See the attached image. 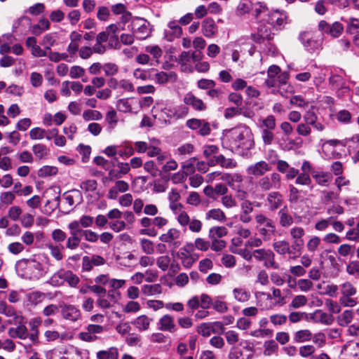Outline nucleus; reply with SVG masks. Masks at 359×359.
<instances>
[{"label": "nucleus", "mask_w": 359, "mask_h": 359, "mask_svg": "<svg viewBox=\"0 0 359 359\" xmlns=\"http://www.w3.org/2000/svg\"><path fill=\"white\" fill-rule=\"evenodd\" d=\"M223 147L241 155H245L255 147L252 130L245 124L224 130L222 137Z\"/></svg>", "instance_id": "obj_1"}, {"label": "nucleus", "mask_w": 359, "mask_h": 359, "mask_svg": "<svg viewBox=\"0 0 359 359\" xmlns=\"http://www.w3.org/2000/svg\"><path fill=\"white\" fill-rule=\"evenodd\" d=\"M49 262L48 257L43 252L33 255L27 259L18 260L15 264V270L22 278L37 280L48 272V267L44 263Z\"/></svg>", "instance_id": "obj_2"}, {"label": "nucleus", "mask_w": 359, "mask_h": 359, "mask_svg": "<svg viewBox=\"0 0 359 359\" xmlns=\"http://www.w3.org/2000/svg\"><path fill=\"white\" fill-rule=\"evenodd\" d=\"M203 55L201 52L197 51H183L178 56L176 62L180 67L182 72L191 73L194 71L192 63L201 60Z\"/></svg>", "instance_id": "obj_3"}, {"label": "nucleus", "mask_w": 359, "mask_h": 359, "mask_svg": "<svg viewBox=\"0 0 359 359\" xmlns=\"http://www.w3.org/2000/svg\"><path fill=\"white\" fill-rule=\"evenodd\" d=\"M175 219L182 227H188L193 233H199L202 229V222L194 217L191 218L185 210L177 211Z\"/></svg>", "instance_id": "obj_4"}, {"label": "nucleus", "mask_w": 359, "mask_h": 359, "mask_svg": "<svg viewBox=\"0 0 359 359\" xmlns=\"http://www.w3.org/2000/svg\"><path fill=\"white\" fill-rule=\"evenodd\" d=\"M257 229L259 234L264 236V239H269L276 231L273 222L263 214H258L255 216Z\"/></svg>", "instance_id": "obj_5"}, {"label": "nucleus", "mask_w": 359, "mask_h": 359, "mask_svg": "<svg viewBox=\"0 0 359 359\" xmlns=\"http://www.w3.org/2000/svg\"><path fill=\"white\" fill-rule=\"evenodd\" d=\"M281 177L277 172H272L270 175L263 176L257 182V187L262 191L279 189L281 187Z\"/></svg>", "instance_id": "obj_6"}, {"label": "nucleus", "mask_w": 359, "mask_h": 359, "mask_svg": "<svg viewBox=\"0 0 359 359\" xmlns=\"http://www.w3.org/2000/svg\"><path fill=\"white\" fill-rule=\"evenodd\" d=\"M189 109L184 105L177 107H165L161 112L160 117L164 118L163 121L167 123L170 119H180L186 117L188 115Z\"/></svg>", "instance_id": "obj_7"}, {"label": "nucleus", "mask_w": 359, "mask_h": 359, "mask_svg": "<svg viewBox=\"0 0 359 359\" xmlns=\"http://www.w3.org/2000/svg\"><path fill=\"white\" fill-rule=\"evenodd\" d=\"M299 39L309 52H315L321 48V41L313 32H303L299 34Z\"/></svg>", "instance_id": "obj_8"}, {"label": "nucleus", "mask_w": 359, "mask_h": 359, "mask_svg": "<svg viewBox=\"0 0 359 359\" xmlns=\"http://www.w3.org/2000/svg\"><path fill=\"white\" fill-rule=\"evenodd\" d=\"M290 234L292 239V250L294 251V253H297V255L292 257L295 258L301 254V251L303 248L304 244L303 237L305 234V230L300 226H294L290 229Z\"/></svg>", "instance_id": "obj_9"}, {"label": "nucleus", "mask_w": 359, "mask_h": 359, "mask_svg": "<svg viewBox=\"0 0 359 359\" xmlns=\"http://www.w3.org/2000/svg\"><path fill=\"white\" fill-rule=\"evenodd\" d=\"M131 27L133 34H135L138 39H145L151 34L150 24L143 18L134 20L131 23Z\"/></svg>", "instance_id": "obj_10"}, {"label": "nucleus", "mask_w": 359, "mask_h": 359, "mask_svg": "<svg viewBox=\"0 0 359 359\" xmlns=\"http://www.w3.org/2000/svg\"><path fill=\"white\" fill-rule=\"evenodd\" d=\"M253 257L259 262H264V266L266 268L278 269V264L274 261V253L270 250H255L253 251Z\"/></svg>", "instance_id": "obj_11"}, {"label": "nucleus", "mask_w": 359, "mask_h": 359, "mask_svg": "<svg viewBox=\"0 0 359 359\" xmlns=\"http://www.w3.org/2000/svg\"><path fill=\"white\" fill-rule=\"evenodd\" d=\"M140 104L134 97L120 98L116 102V108L122 113H137Z\"/></svg>", "instance_id": "obj_12"}, {"label": "nucleus", "mask_w": 359, "mask_h": 359, "mask_svg": "<svg viewBox=\"0 0 359 359\" xmlns=\"http://www.w3.org/2000/svg\"><path fill=\"white\" fill-rule=\"evenodd\" d=\"M318 27L323 34H329L333 38H338L344 31V26L339 22L329 24L325 20H320Z\"/></svg>", "instance_id": "obj_13"}, {"label": "nucleus", "mask_w": 359, "mask_h": 359, "mask_svg": "<svg viewBox=\"0 0 359 359\" xmlns=\"http://www.w3.org/2000/svg\"><path fill=\"white\" fill-rule=\"evenodd\" d=\"M181 236L180 231L176 228H171L165 233L161 234L159 240L161 242L169 244V247L173 249L179 248L182 242L179 241Z\"/></svg>", "instance_id": "obj_14"}, {"label": "nucleus", "mask_w": 359, "mask_h": 359, "mask_svg": "<svg viewBox=\"0 0 359 359\" xmlns=\"http://www.w3.org/2000/svg\"><path fill=\"white\" fill-rule=\"evenodd\" d=\"M62 318L68 321L76 322L81 318V312L75 305L63 304L60 306Z\"/></svg>", "instance_id": "obj_15"}, {"label": "nucleus", "mask_w": 359, "mask_h": 359, "mask_svg": "<svg viewBox=\"0 0 359 359\" xmlns=\"http://www.w3.org/2000/svg\"><path fill=\"white\" fill-rule=\"evenodd\" d=\"M271 170L270 165L265 161H260L252 163L246 168L247 173L255 177L264 176Z\"/></svg>", "instance_id": "obj_16"}, {"label": "nucleus", "mask_w": 359, "mask_h": 359, "mask_svg": "<svg viewBox=\"0 0 359 359\" xmlns=\"http://www.w3.org/2000/svg\"><path fill=\"white\" fill-rule=\"evenodd\" d=\"M68 229L70 230V236L67 240L66 248L69 250H75L79 247L81 242L77 223L70 222L68 224Z\"/></svg>", "instance_id": "obj_17"}, {"label": "nucleus", "mask_w": 359, "mask_h": 359, "mask_svg": "<svg viewBox=\"0 0 359 359\" xmlns=\"http://www.w3.org/2000/svg\"><path fill=\"white\" fill-rule=\"evenodd\" d=\"M158 329L163 332L173 333L177 330L175 318L170 314H165L161 316L157 323Z\"/></svg>", "instance_id": "obj_18"}, {"label": "nucleus", "mask_w": 359, "mask_h": 359, "mask_svg": "<svg viewBox=\"0 0 359 359\" xmlns=\"http://www.w3.org/2000/svg\"><path fill=\"white\" fill-rule=\"evenodd\" d=\"M268 22L276 29H282L287 23V15L285 12L274 11L269 14Z\"/></svg>", "instance_id": "obj_19"}, {"label": "nucleus", "mask_w": 359, "mask_h": 359, "mask_svg": "<svg viewBox=\"0 0 359 359\" xmlns=\"http://www.w3.org/2000/svg\"><path fill=\"white\" fill-rule=\"evenodd\" d=\"M201 32L206 38H212L218 32V27L214 19L207 18L202 21Z\"/></svg>", "instance_id": "obj_20"}, {"label": "nucleus", "mask_w": 359, "mask_h": 359, "mask_svg": "<svg viewBox=\"0 0 359 359\" xmlns=\"http://www.w3.org/2000/svg\"><path fill=\"white\" fill-rule=\"evenodd\" d=\"M156 83L163 85L168 83H175L177 80V75L175 72H158L153 77Z\"/></svg>", "instance_id": "obj_21"}, {"label": "nucleus", "mask_w": 359, "mask_h": 359, "mask_svg": "<svg viewBox=\"0 0 359 359\" xmlns=\"http://www.w3.org/2000/svg\"><path fill=\"white\" fill-rule=\"evenodd\" d=\"M129 190V184L123 180H118L115 182L108 191L107 197L109 199L115 200L120 193H125Z\"/></svg>", "instance_id": "obj_22"}, {"label": "nucleus", "mask_w": 359, "mask_h": 359, "mask_svg": "<svg viewBox=\"0 0 359 359\" xmlns=\"http://www.w3.org/2000/svg\"><path fill=\"white\" fill-rule=\"evenodd\" d=\"M183 102L185 104L191 106L197 111H204L206 109V105L201 99L196 97L192 93L189 92L185 94Z\"/></svg>", "instance_id": "obj_23"}, {"label": "nucleus", "mask_w": 359, "mask_h": 359, "mask_svg": "<svg viewBox=\"0 0 359 359\" xmlns=\"http://www.w3.org/2000/svg\"><path fill=\"white\" fill-rule=\"evenodd\" d=\"M193 248L194 245L192 243H187L179 255V257L182 260L183 266L187 268L191 267L196 260L193 255L189 254V251H191Z\"/></svg>", "instance_id": "obj_24"}, {"label": "nucleus", "mask_w": 359, "mask_h": 359, "mask_svg": "<svg viewBox=\"0 0 359 359\" xmlns=\"http://www.w3.org/2000/svg\"><path fill=\"white\" fill-rule=\"evenodd\" d=\"M283 201V196L277 191L269 193L266 197V204L269 209L272 211L279 208L281 206Z\"/></svg>", "instance_id": "obj_25"}, {"label": "nucleus", "mask_w": 359, "mask_h": 359, "mask_svg": "<svg viewBox=\"0 0 359 359\" xmlns=\"http://www.w3.org/2000/svg\"><path fill=\"white\" fill-rule=\"evenodd\" d=\"M312 177L320 186L327 187L332 180V175L329 172L316 170L312 173Z\"/></svg>", "instance_id": "obj_26"}, {"label": "nucleus", "mask_w": 359, "mask_h": 359, "mask_svg": "<svg viewBox=\"0 0 359 359\" xmlns=\"http://www.w3.org/2000/svg\"><path fill=\"white\" fill-rule=\"evenodd\" d=\"M280 72V69L279 67L276 65H271L269 67L267 71L268 78L265 81V83L267 87L274 88L277 86L276 78Z\"/></svg>", "instance_id": "obj_27"}, {"label": "nucleus", "mask_w": 359, "mask_h": 359, "mask_svg": "<svg viewBox=\"0 0 359 359\" xmlns=\"http://www.w3.org/2000/svg\"><path fill=\"white\" fill-rule=\"evenodd\" d=\"M151 321L152 318L146 315H141L137 317L132 323L139 331L144 332L149 329Z\"/></svg>", "instance_id": "obj_28"}, {"label": "nucleus", "mask_w": 359, "mask_h": 359, "mask_svg": "<svg viewBox=\"0 0 359 359\" xmlns=\"http://www.w3.org/2000/svg\"><path fill=\"white\" fill-rule=\"evenodd\" d=\"M46 298V294L39 291L29 292L26 295L27 306H36L41 304Z\"/></svg>", "instance_id": "obj_29"}, {"label": "nucleus", "mask_w": 359, "mask_h": 359, "mask_svg": "<svg viewBox=\"0 0 359 359\" xmlns=\"http://www.w3.org/2000/svg\"><path fill=\"white\" fill-rule=\"evenodd\" d=\"M68 270L65 269H60L55 272L52 276L50 278L48 283L54 286L59 287L64 284L65 283V277Z\"/></svg>", "instance_id": "obj_30"}, {"label": "nucleus", "mask_w": 359, "mask_h": 359, "mask_svg": "<svg viewBox=\"0 0 359 359\" xmlns=\"http://www.w3.org/2000/svg\"><path fill=\"white\" fill-rule=\"evenodd\" d=\"M140 225L144 227V229H140V233L142 235H147L149 236H155L157 234V232L154 229H148L153 224V219H150L147 217H142L140 220Z\"/></svg>", "instance_id": "obj_31"}, {"label": "nucleus", "mask_w": 359, "mask_h": 359, "mask_svg": "<svg viewBox=\"0 0 359 359\" xmlns=\"http://www.w3.org/2000/svg\"><path fill=\"white\" fill-rule=\"evenodd\" d=\"M32 151L35 156V158L38 160L45 159L49 155V149L48 148L43 144H35L32 147Z\"/></svg>", "instance_id": "obj_32"}, {"label": "nucleus", "mask_w": 359, "mask_h": 359, "mask_svg": "<svg viewBox=\"0 0 359 359\" xmlns=\"http://www.w3.org/2000/svg\"><path fill=\"white\" fill-rule=\"evenodd\" d=\"M233 298L238 302H247L251 297L250 292L243 287H235L233 291Z\"/></svg>", "instance_id": "obj_33"}, {"label": "nucleus", "mask_w": 359, "mask_h": 359, "mask_svg": "<svg viewBox=\"0 0 359 359\" xmlns=\"http://www.w3.org/2000/svg\"><path fill=\"white\" fill-rule=\"evenodd\" d=\"M141 292L146 296H155L162 293V287L160 284L144 285Z\"/></svg>", "instance_id": "obj_34"}, {"label": "nucleus", "mask_w": 359, "mask_h": 359, "mask_svg": "<svg viewBox=\"0 0 359 359\" xmlns=\"http://www.w3.org/2000/svg\"><path fill=\"white\" fill-rule=\"evenodd\" d=\"M8 334L11 337H17L20 339H25L28 337V331L23 325H19L15 328H10Z\"/></svg>", "instance_id": "obj_35"}, {"label": "nucleus", "mask_w": 359, "mask_h": 359, "mask_svg": "<svg viewBox=\"0 0 359 359\" xmlns=\"http://www.w3.org/2000/svg\"><path fill=\"white\" fill-rule=\"evenodd\" d=\"M273 247L274 250L280 255H285L286 253L294 254V256L297 255V253H294V251H290V244L285 241H276L273 243Z\"/></svg>", "instance_id": "obj_36"}, {"label": "nucleus", "mask_w": 359, "mask_h": 359, "mask_svg": "<svg viewBox=\"0 0 359 359\" xmlns=\"http://www.w3.org/2000/svg\"><path fill=\"white\" fill-rule=\"evenodd\" d=\"M97 359H118V351L116 347H111L105 351L97 353Z\"/></svg>", "instance_id": "obj_37"}, {"label": "nucleus", "mask_w": 359, "mask_h": 359, "mask_svg": "<svg viewBox=\"0 0 359 359\" xmlns=\"http://www.w3.org/2000/svg\"><path fill=\"white\" fill-rule=\"evenodd\" d=\"M205 219H214L219 222H224L226 219V215L221 209L214 208L208 210L205 213Z\"/></svg>", "instance_id": "obj_38"}, {"label": "nucleus", "mask_w": 359, "mask_h": 359, "mask_svg": "<svg viewBox=\"0 0 359 359\" xmlns=\"http://www.w3.org/2000/svg\"><path fill=\"white\" fill-rule=\"evenodd\" d=\"M312 339V333L309 330H298L294 334L293 339L297 343H304Z\"/></svg>", "instance_id": "obj_39"}, {"label": "nucleus", "mask_w": 359, "mask_h": 359, "mask_svg": "<svg viewBox=\"0 0 359 359\" xmlns=\"http://www.w3.org/2000/svg\"><path fill=\"white\" fill-rule=\"evenodd\" d=\"M253 8L252 0H241L238 3L236 13L238 15H243L249 13Z\"/></svg>", "instance_id": "obj_40"}, {"label": "nucleus", "mask_w": 359, "mask_h": 359, "mask_svg": "<svg viewBox=\"0 0 359 359\" xmlns=\"http://www.w3.org/2000/svg\"><path fill=\"white\" fill-rule=\"evenodd\" d=\"M44 337L46 342H52L56 340L63 341L66 339L65 333H59L56 330H48L44 332Z\"/></svg>", "instance_id": "obj_41"}, {"label": "nucleus", "mask_w": 359, "mask_h": 359, "mask_svg": "<svg viewBox=\"0 0 359 359\" xmlns=\"http://www.w3.org/2000/svg\"><path fill=\"white\" fill-rule=\"evenodd\" d=\"M228 231L224 226H212L210 229L208 237L210 239H221L227 235Z\"/></svg>", "instance_id": "obj_42"}, {"label": "nucleus", "mask_w": 359, "mask_h": 359, "mask_svg": "<svg viewBox=\"0 0 359 359\" xmlns=\"http://www.w3.org/2000/svg\"><path fill=\"white\" fill-rule=\"evenodd\" d=\"M251 38L252 40L257 43H261L264 41L265 39L269 40L271 39V32L267 29L259 28L258 33L252 34Z\"/></svg>", "instance_id": "obj_43"}, {"label": "nucleus", "mask_w": 359, "mask_h": 359, "mask_svg": "<svg viewBox=\"0 0 359 359\" xmlns=\"http://www.w3.org/2000/svg\"><path fill=\"white\" fill-rule=\"evenodd\" d=\"M278 90H273L272 91L273 93H279L281 96L284 97H288L290 95L293 94L294 92V88L293 86L287 83L281 85H278Z\"/></svg>", "instance_id": "obj_44"}, {"label": "nucleus", "mask_w": 359, "mask_h": 359, "mask_svg": "<svg viewBox=\"0 0 359 359\" xmlns=\"http://www.w3.org/2000/svg\"><path fill=\"white\" fill-rule=\"evenodd\" d=\"M58 169L55 166L43 165L38 170L37 175L39 177H48L56 175Z\"/></svg>", "instance_id": "obj_45"}, {"label": "nucleus", "mask_w": 359, "mask_h": 359, "mask_svg": "<svg viewBox=\"0 0 359 359\" xmlns=\"http://www.w3.org/2000/svg\"><path fill=\"white\" fill-rule=\"evenodd\" d=\"M343 351L350 358H359V343L353 342L344 346Z\"/></svg>", "instance_id": "obj_46"}, {"label": "nucleus", "mask_w": 359, "mask_h": 359, "mask_svg": "<svg viewBox=\"0 0 359 359\" xmlns=\"http://www.w3.org/2000/svg\"><path fill=\"white\" fill-rule=\"evenodd\" d=\"M340 291L342 297H352L357 292L356 288L348 281L344 282L340 285Z\"/></svg>", "instance_id": "obj_47"}, {"label": "nucleus", "mask_w": 359, "mask_h": 359, "mask_svg": "<svg viewBox=\"0 0 359 359\" xmlns=\"http://www.w3.org/2000/svg\"><path fill=\"white\" fill-rule=\"evenodd\" d=\"M280 217V224L283 227H287L293 223L292 217L287 213L286 208L281 209L278 212Z\"/></svg>", "instance_id": "obj_48"}, {"label": "nucleus", "mask_w": 359, "mask_h": 359, "mask_svg": "<svg viewBox=\"0 0 359 359\" xmlns=\"http://www.w3.org/2000/svg\"><path fill=\"white\" fill-rule=\"evenodd\" d=\"M216 163L222 168L232 169L236 167V162L232 158H226L223 155H219L215 158Z\"/></svg>", "instance_id": "obj_49"}, {"label": "nucleus", "mask_w": 359, "mask_h": 359, "mask_svg": "<svg viewBox=\"0 0 359 359\" xmlns=\"http://www.w3.org/2000/svg\"><path fill=\"white\" fill-rule=\"evenodd\" d=\"M50 22L46 18H41L39 20L37 25H34L32 27V32L34 34H40L43 32L49 29Z\"/></svg>", "instance_id": "obj_50"}, {"label": "nucleus", "mask_w": 359, "mask_h": 359, "mask_svg": "<svg viewBox=\"0 0 359 359\" xmlns=\"http://www.w3.org/2000/svg\"><path fill=\"white\" fill-rule=\"evenodd\" d=\"M50 255L56 260L61 261L63 259L62 246H58L53 244L47 245Z\"/></svg>", "instance_id": "obj_51"}, {"label": "nucleus", "mask_w": 359, "mask_h": 359, "mask_svg": "<svg viewBox=\"0 0 359 359\" xmlns=\"http://www.w3.org/2000/svg\"><path fill=\"white\" fill-rule=\"evenodd\" d=\"M94 222V218L90 215H83L79 220H74L72 222H76L78 224V231L82 232V230L80 229V226L83 228H87L90 226Z\"/></svg>", "instance_id": "obj_52"}, {"label": "nucleus", "mask_w": 359, "mask_h": 359, "mask_svg": "<svg viewBox=\"0 0 359 359\" xmlns=\"http://www.w3.org/2000/svg\"><path fill=\"white\" fill-rule=\"evenodd\" d=\"M97 182L95 180H86L80 184V188L85 193L93 192L97 189Z\"/></svg>", "instance_id": "obj_53"}, {"label": "nucleus", "mask_w": 359, "mask_h": 359, "mask_svg": "<svg viewBox=\"0 0 359 359\" xmlns=\"http://www.w3.org/2000/svg\"><path fill=\"white\" fill-rule=\"evenodd\" d=\"M313 283L310 279L301 278L297 280V286L299 290L303 292H308L312 290Z\"/></svg>", "instance_id": "obj_54"}, {"label": "nucleus", "mask_w": 359, "mask_h": 359, "mask_svg": "<svg viewBox=\"0 0 359 359\" xmlns=\"http://www.w3.org/2000/svg\"><path fill=\"white\" fill-rule=\"evenodd\" d=\"M320 244V238L318 236H313L309 239L306 246L309 252L313 253L318 250Z\"/></svg>", "instance_id": "obj_55"}, {"label": "nucleus", "mask_w": 359, "mask_h": 359, "mask_svg": "<svg viewBox=\"0 0 359 359\" xmlns=\"http://www.w3.org/2000/svg\"><path fill=\"white\" fill-rule=\"evenodd\" d=\"M140 246L143 252L147 255H153L155 252L154 243L147 238L140 240Z\"/></svg>", "instance_id": "obj_56"}, {"label": "nucleus", "mask_w": 359, "mask_h": 359, "mask_svg": "<svg viewBox=\"0 0 359 359\" xmlns=\"http://www.w3.org/2000/svg\"><path fill=\"white\" fill-rule=\"evenodd\" d=\"M83 118L85 121H99L102 118V114L97 110H86L83 113Z\"/></svg>", "instance_id": "obj_57"}, {"label": "nucleus", "mask_w": 359, "mask_h": 359, "mask_svg": "<svg viewBox=\"0 0 359 359\" xmlns=\"http://www.w3.org/2000/svg\"><path fill=\"white\" fill-rule=\"evenodd\" d=\"M307 302H308L307 298L303 294H299V295L295 296L292 299L289 306L292 309H299L300 307L305 306L307 304Z\"/></svg>", "instance_id": "obj_58"}, {"label": "nucleus", "mask_w": 359, "mask_h": 359, "mask_svg": "<svg viewBox=\"0 0 359 359\" xmlns=\"http://www.w3.org/2000/svg\"><path fill=\"white\" fill-rule=\"evenodd\" d=\"M106 121L109 125V128L113 130L116 126L118 119L117 114L114 109L109 111L106 114Z\"/></svg>", "instance_id": "obj_59"}, {"label": "nucleus", "mask_w": 359, "mask_h": 359, "mask_svg": "<svg viewBox=\"0 0 359 359\" xmlns=\"http://www.w3.org/2000/svg\"><path fill=\"white\" fill-rule=\"evenodd\" d=\"M55 34L54 33H50L43 36L41 45L44 46L46 50H50L51 47L55 45Z\"/></svg>", "instance_id": "obj_60"}, {"label": "nucleus", "mask_w": 359, "mask_h": 359, "mask_svg": "<svg viewBox=\"0 0 359 359\" xmlns=\"http://www.w3.org/2000/svg\"><path fill=\"white\" fill-rule=\"evenodd\" d=\"M78 152L81 155L82 161L86 163L91 154V147L88 145L80 144L77 147Z\"/></svg>", "instance_id": "obj_61"}, {"label": "nucleus", "mask_w": 359, "mask_h": 359, "mask_svg": "<svg viewBox=\"0 0 359 359\" xmlns=\"http://www.w3.org/2000/svg\"><path fill=\"white\" fill-rule=\"evenodd\" d=\"M65 282H66L69 287H76L80 282V279L72 271L68 270L65 277Z\"/></svg>", "instance_id": "obj_62"}, {"label": "nucleus", "mask_w": 359, "mask_h": 359, "mask_svg": "<svg viewBox=\"0 0 359 359\" xmlns=\"http://www.w3.org/2000/svg\"><path fill=\"white\" fill-rule=\"evenodd\" d=\"M224 334L228 344L235 345L238 342L240 339L239 334L236 330H230Z\"/></svg>", "instance_id": "obj_63"}, {"label": "nucleus", "mask_w": 359, "mask_h": 359, "mask_svg": "<svg viewBox=\"0 0 359 359\" xmlns=\"http://www.w3.org/2000/svg\"><path fill=\"white\" fill-rule=\"evenodd\" d=\"M141 306L140 304L138 302H135L133 300L129 301L127 302V304L125 305V306L123 309V312L126 313H137L140 311Z\"/></svg>", "instance_id": "obj_64"}]
</instances>
